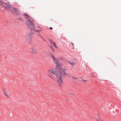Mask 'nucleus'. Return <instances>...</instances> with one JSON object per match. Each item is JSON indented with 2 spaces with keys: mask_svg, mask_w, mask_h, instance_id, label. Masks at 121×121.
I'll return each mask as SVG.
<instances>
[{
  "mask_svg": "<svg viewBox=\"0 0 121 121\" xmlns=\"http://www.w3.org/2000/svg\"><path fill=\"white\" fill-rule=\"evenodd\" d=\"M33 35V33H31L28 35L27 36V38L29 41H31L32 35Z\"/></svg>",
  "mask_w": 121,
  "mask_h": 121,
  "instance_id": "nucleus-5",
  "label": "nucleus"
},
{
  "mask_svg": "<svg viewBox=\"0 0 121 121\" xmlns=\"http://www.w3.org/2000/svg\"><path fill=\"white\" fill-rule=\"evenodd\" d=\"M84 81H86V80H84Z\"/></svg>",
  "mask_w": 121,
  "mask_h": 121,
  "instance_id": "nucleus-21",
  "label": "nucleus"
},
{
  "mask_svg": "<svg viewBox=\"0 0 121 121\" xmlns=\"http://www.w3.org/2000/svg\"><path fill=\"white\" fill-rule=\"evenodd\" d=\"M50 56L52 58L53 62L56 64V70L54 71L52 68L49 69L48 76L50 78L55 80V78L53 75H54L56 78L57 82L60 86L63 83L62 78L65 76L68 77L69 76V74L66 73L67 69H66L61 68V64L59 61V58H55L52 54H51Z\"/></svg>",
  "mask_w": 121,
  "mask_h": 121,
  "instance_id": "nucleus-1",
  "label": "nucleus"
},
{
  "mask_svg": "<svg viewBox=\"0 0 121 121\" xmlns=\"http://www.w3.org/2000/svg\"><path fill=\"white\" fill-rule=\"evenodd\" d=\"M37 27H38V28H41V27L40 26L37 25Z\"/></svg>",
  "mask_w": 121,
  "mask_h": 121,
  "instance_id": "nucleus-12",
  "label": "nucleus"
},
{
  "mask_svg": "<svg viewBox=\"0 0 121 121\" xmlns=\"http://www.w3.org/2000/svg\"><path fill=\"white\" fill-rule=\"evenodd\" d=\"M30 52L32 54L37 53V51L36 46L34 45L31 47L30 48Z\"/></svg>",
  "mask_w": 121,
  "mask_h": 121,
  "instance_id": "nucleus-4",
  "label": "nucleus"
},
{
  "mask_svg": "<svg viewBox=\"0 0 121 121\" xmlns=\"http://www.w3.org/2000/svg\"><path fill=\"white\" fill-rule=\"evenodd\" d=\"M72 78H73V79H76V78H74L73 77H72Z\"/></svg>",
  "mask_w": 121,
  "mask_h": 121,
  "instance_id": "nucleus-15",
  "label": "nucleus"
},
{
  "mask_svg": "<svg viewBox=\"0 0 121 121\" xmlns=\"http://www.w3.org/2000/svg\"><path fill=\"white\" fill-rule=\"evenodd\" d=\"M23 15L27 19L26 24L32 30H35V27L34 24L30 20L31 18L27 14H24Z\"/></svg>",
  "mask_w": 121,
  "mask_h": 121,
  "instance_id": "nucleus-2",
  "label": "nucleus"
},
{
  "mask_svg": "<svg viewBox=\"0 0 121 121\" xmlns=\"http://www.w3.org/2000/svg\"><path fill=\"white\" fill-rule=\"evenodd\" d=\"M20 19H21V20H22V19H21V18Z\"/></svg>",
  "mask_w": 121,
  "mask_h": 121,
  "instance_id": "nucleus-20",
  "label": "nucleus"
},
{
  "mask_svg": "<svg viewBox=\"0 0 121 121\" xmlns=\"http://www.w3.org/2000/svg\"><path fill=\"white\" fill-rule=\"evenodd\" d=\"M4 94L5 96H7V95L6 94Z\"/></svg>",
  "mask_w": 121,
  "mask_h": 121,
  "instance_id": "nucleus-16",
  "label": "nucleus"
},
{
  "mask_svg": "<svg viewBox=\"0 0 121 121\" xmlns=\"http://www.w3.org/2000/svg\"><path fill=\"white\" fill-rule=\"evenodd\" d=\"M49 29L51 30H52V27H50Z\"/></svg>",
  "mask_w": 121,
  "mask_h": 121,
  "instance_id": "nucleus-14",
  "label": "nucleus"
},
{
  "mask_svg": "<svg viewBox=\"0 0 121 121\" xmlns=\"http://www.w3.org/2000/svg\"><path fill=\"white\" fill-rule=\"evenodd\" d=\"M42 38L43 40H44V39L42 37Z\"/></svg>",
  "mask_w": 121,
  "mask_h": 121,
  "instance_id": "nucleus-17",
  "label": "nucleus"
},
{
  "mask_svg": "<svg viewBox=\"0 0 121 121\" xmlns=\"http://www.w3.org/2000/svg\"><path fill=\"white\" fill-rule=\"evenodd\" d=\"M51 48H52V47H51Z\"/></svg>",
  "mask_w": 121,
  "mask_h": 121,
  "instance_id": "nucleus-19",
  "label": "nucleus"
},
{
  "mask_svg": "<svg viewBox=\"0 0 121 121\" xmlns=\"http://www.w3.org/2000/svg\"><path fill=\"white\" fill-rule=\"evenodd\" d=\"M4 3L2 1H1L0 0V5H3V6H4Z\"/></svg>",
  "mask_w": 121,
  "mask_h": 121,
  "instance_id": "nucleus-8",
  "label": "nucleus"
},
{
  "mask_svg": "<svg viewBox=\"0 0 121 121\" xmlns=\"http://www.w3.org/2000/svg\"><path fill=\"white\" fill-rule=\"evenodd\" d=\"M39 35V36L40 37H41V36L39 35Z\"/></svg>",
  "mask_w": 121,
  "mask_h": 121,
  "instance_id": "nucleus-18",
  "label": "nucleus"
},
{
  "mask_svg": "<svg viewBox=\"0 0 121 121\" xmlns=\"http://www.w3.org/2000/svg\"><path fill=\"white\" fill-rule=\"evenodd\" d=\"M41 31V30H36L35 31L38 32V33H39Z\"/></svg>",
  "mask_w": 121,
  "mask_h": 121,
  "instance_id": "nucleus-10",
  "label": "nucleus"
},
{
  "mask_svg": "<svg viewBox=\"0 0 121 121\" xmlns=\"http://www.w3.org/2000/svg\"><path fill=\"white\" fill-rule=\"evenodd\" d=\"M4 6L7 11H12L13 7L11 6L8 1L7 3H4Z\"/></svg>",
  "mask_w": 121,
  "mask_h": 121,
  "instance_id": "nucleus-3",
  "label": "nucleus"
},
{
  "mask_svg": "<svg viewBox=\"0 0 121 121\" xmlns=\"http://www.w3.org/2000/svg\"><path fill=\"white\" fill-rule=\"evenodd\" d=\"M69 63L70 64H71L72 66H74L75 65V64L74 62H73L72 63L69 62Z\"/></svg>",
  "mask_w": 121,
  "mask_h": 121,
  "instance_id": "nucleus-9",
  "label": "nucleus"
},
{
  "mask_svg": "<svg viewBox=\"0 0 121 121\" xmlns=\"http://www.w3.org/2000/svg\"><path fill=\"white\" fill-rule=\"evenodd\" d=\"M50 42L51 43V44L54 45V47L56 48H57L58 47L56 45V43L54 42H53V41L51 39H50L49 40Z\"/></svg>",
  "mask_w": 121,
  "mask_h": 121,
  "instance_id": "nucleus-6",
  "label": "nucleus"
},
{
  "mask_svg": "<svg viewBox=\"0 0 121 121\" xmlns=\"http://www.w3.org/2000/svg\"><path fill=\"white\" fill-rule=\"evenodd\" d=\"M12 11H13L14 12L17 13H19L20 12V11L19 10H18L17 9V8H14L13 7V10Z\"/></svg>",
  "mask_w": 121,
  "mask_h": 121,
  "instance_id": "nucleus-7",
  "label": "nucleus"
},
{
  "mask_svg": "<svg viewBox=\"0 0 121 121\" xmlns=\"http://www.w3.org/2000/svg\"><path fill=\"white\" fill-rule=\"evenodd\" d=\"M60 60H64V58L63 57L60 58Z\"/></svg>",
  "mask_w": 121,
  "mask_h": 121,
  "instance_id": "nucleus-11",
  "label": "nucleus"
},
{
  "mask_svg": "<svg viewBox=\"0 0 121 121\" xmlns=\"http://www.w3.org/2000/svg\"><path fill=\"white\" fill-rule=\"evenodd\" d=\"M96 121H100V120H99V119H96Z\"/></svg>",
  "mask_w": 121,
  "mask_h": 121,
  "instance_id": "nucleus-13",
  "label": "nucleus"
}]
</instances>
